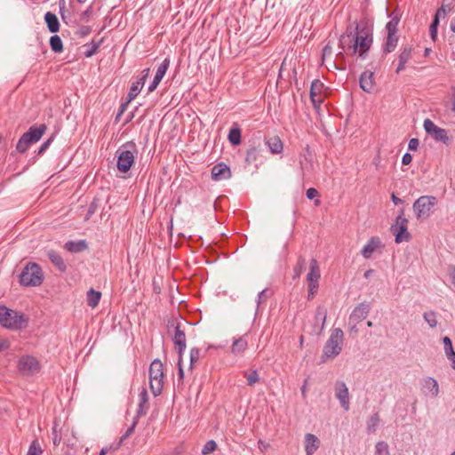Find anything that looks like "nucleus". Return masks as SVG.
<instances>
[{"mask_svg": "<svg viewBox=\"0 0 455 455\" xmlns=\"http://www.w3.org/2000/svg\"><path fill=\"white\" fill-rule=\"evenodd\" d=\"M29 318L24 313L0 305V325L5 329L17 331L28 326Z\"/></svg>", "mask_w": 455, "mask_h": 455, "instance_id": "f257e3e1", "label": "nucleus"}, {"mask_svg": "<svg viewBox=\"0 0 455 455\" xmlns=\"http://www.w3.org/2000/svg\"><path fill=\"white\" fill-rule=\"evenodd\" d=\"M137 146L133 141L123 144L116 152V168L122 173L129 172L135 162Z\"/></svg>", "mask_w": 455, "mask_h": 455, "instance_id": "f03ea898", "label": "nucleus"}, {"mask_svg": "<svg viewBox=\"0 0 455 455\" xmlns=\"http://www.w3.org/2000/svg\"><path fill=\"white\" fill-rule=\"evenodd\" d=\"M344 341L343 331L335 328L323 346V354L321 355V363H326L331 358L337 357L342 351Z\"/></svg>", "mask_w": 455, "mask_h": 455, "instance_id": "7ed1b4c3", "label": "nucleus"}, {"mask_svg": "<svg viewBox=\"0 0 455 455\" xmlns=\"http://www.w3.org/2000/svg\"><path fill=\"white\" fill-rule=\"evenodd\" d=\"M43 281V270L36 262L26 264L19 276L20 285L25 287H37L42 284Z\"/></svg>", "mask_w": 455, "mask_h": 455, "instance_id": "20e7f679", "label": "nucleus"}, {"mask_svg": "<svg viewBox=\"0 0 455 455\" xmlns=\"http://www.w3.org/2000/svg\"><path fill=\"white\" fill-rule=\"evenodd\" d=\"M371 44L372 33L371 29L366 26L363 27L361 24L356 25L352 45L353 53L358 52L359 56L363 58L364 53L370 50Z\"/></svg>", "mask_w": 455, "mask_h": 455, "instance_id": "39448f33", "label": "nucleus"}, {"mask_svg": "<svg viewBox=\"0 0 455 455\" xmlns=\"http://www.w3.org/2000/svg\"><path fill=\"white\" fill-rule=\"evenodd\" d=\"M389 18L391 20L386 24L387 37L381 49L384 55L394 52L399 40L397 27L400 22V17L398 14L392 12L389 14Z\"/></svg>", "mask_w": 455, "mask_h": 455, "instance_id": "423d86ee", "label": "nucleus"}, {"mask_svg": "<svg viewBox=\"0 0 455 455\" xmlns=\"http://www.w3.org/2000/svg\"><path fill=\"white\" fill-rule=\"evenodd\" d=\"M47 130V126L45 124H41L40 125H32L29 127L27 132L23 133L20 138L16 149L20 153H25L29 146L33 143L39 141Z\"/></svg>", "mask_w": 455, "mask_h": 455, "instance_id": "0eeeda50", "label": "nucleus"}, {"mask_svg": "<svg viewBox=\"0 0 455 455\" xmlns=\"http://www.w3.org/2000/svg\"><path fill=\"white\" fill-rule=\"evenodd\" d=\"M149 387L154 396L159 395L164 387V366L159 359H155L149 367Z\"/></svg>", "mask_w": 455, "mask_h": 455, "instance_id": "6e6552de", "label": "nucleus"}, {"mask_svg": "<svg viewBox=\"0 0 455 455\" xmlns=\"http://www.w3.org/2000/svg\"><path fill=\"white\" fill-rule=\"evenodd\" d=\"M436 203L437 199L435 196H422L419 197L412 205L416 218L419 220L427 219L433 212V208Z\"/></svg>", "mask_w": 455, "mask_h": 455, "instance_id": "1a4fd4ad", "label": "nucleus"}, {"mask_svg": "<svg viewBox=\"0 0 455 455\" xmlns=\"http://www.w3.org/2000/svg\"><path fill=\"white\" fill-rule=\"evenodd\" d=\"M407 225L408 220L404 217V210L401 209L395 219V224L390 228L392 234L395 235V242L396 243L409 242L411 239Z\"/></svg>", "mask_w": 455, "mask_h": 455, "instance_id": "9d476101", "label": "nucleus"}, {"mask_svg": "<svg viewBox=\"0 0 455 455\" xmlns=\"http://www.w3.org/2000/svg\"><path fill=\"white\" fill-rule=\"evenodd\" d=\"M18 370L25 376H32L40 371L39 361L32 355H22L18 361Z\"/></svg>", "mask_w": 455, "mask_h": 455, "instance_id": "9b49d317", "label": "nucleus"}, {"mask_svg": "<svg viewBox=\"0 0 455 455\" xmlns=\"http://www.w3.org/2000/svg\"><path fill=\"white\" fill-rule=\"evenodd\" d=\"M423 126L426 132L430 135L435 141H441L445 145L449 144L450 138L448 137V132L445 129L438 127L432 120L428 118L424 121Z\"/></svg>", "mask_w": 455, "mask_h": 455, "instance_id": "f8f14e48", "label": "nucleus"}, {"mask_svg": "<svg viewBox=\"0 0 455 455\" xmlns=\"http://www.w3.org/2000/svg\"><path fill=\"white\" fill-rule=\"evenodd\" d=\"M172 326L174 327V333L172 339L179 356L182 357L187 347L185 331L181 329L180 323H172Z\"/></svg>", "mask_w": 455, "mask_h": 455, "instance_id": "ddd939ff", "label": "nucleus"}, {"mask_svg": "<svg viewBox=\"0 0 455 455\" xmlns=\"http://www.w3.org/2000/svg\"><path fill=\"white\" fill-rule=\"evenodd\" d=\"M335 396L339 401L341 407L345 411H348L350 409V399L348 388L346 383L342 380H338L334 385Z\"/></svg>", "mask_w": 455, "mask_h": 455, "instance_id": "4468645a", "label": "nucleus"}, {"mask_svg": "<svg viewBox=\"0 0 455 455\" xmlns=\"http://www.w3.org/2000/svg\"><path fill=\"white\" fill-rule=\"evenodd\" d=\"M371 306L370 302L363 301L357 305L349 315V323H359L369 315Z\"/></svg>", "mask_w": 455, "mask_h": 455, "instance_id": "2eb2a0df", "label": "nucleus"}, {"mask_svg": "<svg viewBox=\"0 0 455 455\" xmlns=\"http://www.w3.org/2000/svg\"><path fill=\"white\" fill-rule=\"evenodd\" d=\"M321 277L320 267L316 259L313 258L309 263V272L307 275V283L308 287L319 288V280Z\"/></svg>", "mask_w": 455, "mask_h": 455, "instance_id": "dca6fc26", "label": "nucleus"}, {"mask_svg": "<svg viewBox=\"0 0 455 455\" xmlns=\"http://www.w3.org/2000/svg\"><path fill=\"white\" fill-rule=\"evenodd\" d=\"M323 88V84L318 79H315L311 83L309 97L314 108L316 109L320 108L321 104L323 103V98L321 96Z\"/></svg>", "mask_w": 455, "mask_h": 455, "instance_id": "f3484780", "label": "nucleus"}, {"mask_svg": "<svg viewBox=\"0 0 455 455\" xmlns=\"http://www.w3.org/2000/svg\"><path fill=\"white\" fill-rule=\"evenodd\" d=\"M149 68H145L141 72V76L140 79L136 82H133L131 85V88L127 94L128 102H131L132 100H134L138 94L140 92L141 89L143 88L146 80L148 79L149 76Z\"/></svg>", "mask_w": 455, "mask_h": 455, "instance_id": "a211bd4d", "label": "nucleus"}, {"mask_svg": "<svg viewBox=\"0 0 455 455\" xmlns=\"http://www.w3.org/2000/svg\"><path fill=\"white\" fill-rule=\"evenodd\" d=\"M327 317V309L323 306H318L315 314V323L313 325V332L320 335L324 329Z\"/></svg>", "mask_w": 455, "mask_h": 455, "instance_id": "6ab92c4d", "label": "nucleus"}, {"mask_svg": "<svg viewBox=\"0 0 455 455\" xmlns=\"http://www.w3.org/2000/svg\"><path fill=\"white\" fill-rule=\"evenodd\" d=\"M421 391L424 395L435 398L439 394V385L434 378L427 377L421 382Z\"/></svg>", "mask_w": 455, "mask_h": 455, "instance_id": "aec40b11", "label": "nucleus"}, {"mask_svg": "<svg viewBox=\"0 0 455 455\" xmlns=\"http://www.w3.org/2000/svg\"><path fill=\"white\" fill-rule=\"evenodd\" d=\"M212 177L214 180L229 179L231 177V170L228 164L219 163L212 168Z\"/></svg>", "mask_w": 455, "mask_h": 455, "instance_id": "412c9836", "label": "nucleus"}, {"mask_svg": "<svg viewBox=\"0 0 455 455\" xmlns=\"http://www.w3.org/2000/svg\"><path fill=\"white\" fill-rule=\"evenodd\" d=\"M412 52V46L406 44L403 45L400 49L398 55V66L395 69V73L399 74L405 68V64L411 60Z\"/></svg>", "mask_w": 455, "mask_h": 455, "instance_id": "4be33fe9", "label": "nucleus"}, {"mask_svg": "<svg viewBox=\"0 0 455 455\" xmlns=\"http://www.w3.org/2000/svg\"><path fill=\"white\" fill-rule=\"evenodd\" d=\"M360 88L365 92H371L374 88V73L369 70L363 72L359 78Z\"/></svg>", "mask_w": 455, "mask_h": 455, "instance_id": "5701e85b", "label": "nucleus"}, {"mask_svg": "<svg viewBox=\"0 0 455 455\" xmlns=\"http://www.w3.org/2000/svg\"><path fill=\"white\" fill-rule=\"evenodd\" d=\"M381 246L382 244L380 238L378 236H372L361 250V254L364 259H370L372 253Z\"/></svg>", "mask_w": 455, "mask_h": 455, "instance_id": "b1692460", "label": "nucleus"}, {"mask_svg": "<svg viewBox=\"0 0 455 455\" xmlns=\"http://www.w3.org/2000/svg\"><path fill=\"white\" fill-rule=\"evenodd\" d=\"M248 347L247 335L234 339L231 346V353L235 355H243Z\"/></svg>", "mask_w": 455, "mask_h": 455, "instance_id": "393cba45", "label": "nucleus"}, {"mask_svg": "<svg viewBox=\"0 0 455 455\" xmlns=\"http://www.w3.org/2000/svg\"><path fill=\"white\" fill-rule=\"evenodd\" d=\"M319 448V440L313 434L305 435V451L307 455H313Z\"/></svg>", "mask_w": 455, "mask_h": 455, "instance_id": "a878e982", "label": "nucleus"}, {"mask_svg": "<svg viewBox=\"0 0 455 455\" xmlns=\"http://www.w3.org/2000/svg\"><path fill=\"white\" fill-rule=\"evenodd\" d=\"M44 21L47 28L51 33H56L60 29V22L56 14L52 12H47L44 14Z\"/></svg>", "mask_w": 455, "mask_h": 455, "instance_id": "bb28decb", "label": "nucleus"}, {"mask_svg": "<svg viewBox=\"0 0 455 455\" xmlns=\"http://www.w3.org/2000/svg\"><path fill=\"white\" fill-rule=\"evenodd\" d=\"M47 256L51 262L60 271L65 272L67 270V266L60 256V254L53 250H50L47 252Z\"/></svg>", "mask_w": 455, "mask_h": 455, "instance_id": "cd10ccee", "label": "nucleus"}, {"mask_svg": "<svg viewBox=\"0 0 455 455\" xmlns=\"http://www.w3.org/2000/svg\"><path fill=\"white\" fill-rule=\"evenodd\" d=\"M65 249L70 252L77 253L83 251H85L88 248L87 243L85 240L79 241H68L65 243Z\"/></svg>", "mask_w": 455, "mask_h": 455, "instance_id": "c85d7f7f", "label": "nucleus"}, {"mask_svg": "<svg viewBox=\"0 0 455 455\" xmlns=\"http://www.w3.org/2000/svg\"><path fill=\"white\" fill-rule=\"evenodd\" d=\"M266 145L272 154H279L283 151V145L278 136H274L267 140Z\"/></svg>", "mask_w": 455, "mask_h": 455, "instance_id": "c756f323", "label": "nucleus"}, {"mask_svg": "<svg viewBox=\"0 0 455 455\" xmlns=\"http://www.w3.org/2000/svg\"><path fill=\"white\" fill-rule=\"evenodd\" d=\"M354 41V33L349 28L347 29L346 33L343 34L339 38V47L341 51L339 54H342V52L346 50V47H352Z\"/></svg>", "mask_w": 455, "mask_h": 455, "instance_id": "7c9ffc66", "label": "nucleus"}, {"mask_svg": "<svg viewBox=\"0 0 455 455\" xmlns=\"http://www.w3.org/2000/svg\"><path fill=\"white\" fill-rule=\"evenodd\" d=\"M444 352L448 359L451 362V367L455 369V351L453 349L451 339L449 337L443 339Z\"/></svg>", "mask_w": 455, "mask_h": 455, "instance_id": "2f4dec72", "label": "nucleus"}, {"mask_svg": "<svg viewBox=\"0 0 455 455\" xmlns=\"http://www.w3.org/2000/svg\"><path fill=\"white\" fill-rule=\"evenodd\" d=\"M139 400H140V402H139V406H138V410H137L138 416L146 414L148 408V392L145 388H143L141 390V392L140 393Z\"/></svg>", "mask_w": 455, "mask_h": 455, "instance_id": "473e14b6", "label": "nucleus"}, {"mask_svg": "<svg viewBox=\"0 0 455 455\" xmlns=\"http://www.w3.org/2000/svg\"><path fill=\"white\" fill-rule=\"evenodd\" d=\"M455 9V0H443L442 5L436 11V14L444 18L448 13Z\"/></svg>", "mask_w": 455, "mask_h": 455, "instance_id": "72a5a7b5", "label": "nucleus"}, {"mask_svg": "<svg viewBox=\"0 0 455 455\" xmlns=\"http://www.w3.org/2000/svg\"><path fill=\"white\" fill-rule=\"evenodd\" d=\"M102 42H103V38L100 39L97 42L95 40H92L91 43L85 44L84 45V47L85 48V51L84 52V56L86 58H90V57L93 56L97 52L100 46L101 45Z\"/></svg>", "mask_w": 455, "mask_h": 455, "instance_id": "f704fd0d", "label": "nucleus"}, {"mask_svg": "<svg viewBox=\"0 0 455 455\" xmlns=\"http://www.w3.org/2000/svg\"><path fill=\"white\" fill-rule=\"evenodd\" d=\"M100 298H101V293L98 291H95L94 289H90L88 291H87V304L88 306H90L91 307H95L96 306H98L100 300Z\"/></svg>", "mask_w": 455, "mask_h": 455, "instance_id": "c9c22d12", "label": "nucleus"}, {"mask_svg": "<svg viewBox=\"0 0 455 455\" xmlns=\"http://www.w3.org/2000/svg\"><path fill=\"white\" fill-rule=\"evenodd\" d=\"M306 259L302 256H299L296 265L293 267V275L292 279L296 280L299 278L301 274L304 272L306 268Z\"/></svg>", "mask_w": 455, "mask_h": 455, "instance_id": "e433bc0d", "label": "nucleus"}, {"mask_svg": "<svg viewBox=\"0 0 455 455\" xmlns=\"http://www.w3.org/2000/svg\"><path fill=\"white\" fill-rule=\"evenodd\" d=\"M243 377L246 379V384L250 387L259 381V372L255 369H251L249 371H243Z\"/></svg>", "mask_w": 455, "mask_h": 455, "instance_id": "4c0bfd02", "label": "nucleus"}, {"mask_svg": "<svg viewBox=\"0 0 455 455\" xmlns=\"http://www.w3.org/2000/svg\"><path fill=\"white\" fill-rule=\"evenodd\" d=\"M273 295H274V291L269 288H266V289L262 290L261 291H259L256 298L257 308H259L262 303L267 301Z\"/></svg>", "mask_w": 455, "mask_h": 455, "instance_id": "58836bf2", "label": "nucleus"}, {"mask_svg": "<svg viewBox=\"0 0 455 455\" xmlns=\"http://www.w3.org/2000/svg\"><path fill=\"white\" fill-rule=\"evenodd\" d=\"M228 140L229 142L234 145H239L241 143V131L238 127H233L230 129L228 132Z\"/></svg>", "mask_w": 455, "mask_h": 455, "instance_id": "ea45409f", "label": "nucleus"}, {"mask_svg": "<svg viewBox=\"0 0 455 455\" xmlns=\"http://www.w3.org/2000/svg\"><path fill=\"white\" fill-rule=\"evenodd\" d=\"M50 46L53 52L59 53L63 51V44L61 38L55 35L50 38Z\"/></svg>", "mask_w": 455, "mask_h": 455, "instance_id": "a19ab883", "label": "nucleus"}, {"mask_svg": "<svg viewBox=\"0 0 455 455\" xmlns=\"http://www.w3.org/2000/svg\"><path fill=\"white\" fill-rule=\"evenodd\" d=\"M379 413L376 412L367 421V427H366L367 433L368 434L374 433L377 429V427L379 426Z\"/></svg>", "mask_w": 455, "mask_h": 455, "instance_id": "79ce46f5", "label": "nucleus"}, {"mask_svg": "<svg viewBox=\"0 0 455 455\" xmlns=\"http://www.w3.org/2000/svg\"><path fill=\"white\" fill-rule=\"evenodd\" d=\"M442 17L435 13L434 20L429 27V34L431 39L435 42L437 38V28L439 26L440 19Z\"/></svg>", "mask_w": 455, "mask_h": 455, "instance_id": "37998d69", "label": "nucleus"}, {"mask_svg": "<svg viewBox=\"0 0 455 455\" xmlns=\"http://www.w3.org/2000/svg\"><path fill=\"white\" fill-rule=\"evenodd\" d=\"M424 320L427 323L430 328H435L437 325L436 315L434 311H427L423 314Z\"/></svg>", "mask_w": 455, "mask_h": 455, "instance_id": "c03bdc74", "label": "nucleus"}, {"mask_svg": "<svg viewBox=\"0 0 455 455\" xmlns=\"http://www.w3.org/2000/svg\"><path fill=\"white\" fill-rule=\"evenodd\" d=\"M44 452L41 445L36 440L31 442L27 455H42Z\"/></svg>", "mask_w": 455, "mask_h": 455, "instance_id": "a18cd8bd", "label": "nucleus"}, {"mask_svg": "<svg viewBox=\"0 0 455 455\" xmlns=\"http://www.w3.org/2000/svg\"><path fill=\"white\" fill-rule=\"evenodd\" d=\"M375 455H389L388 445L384 441H379L375 445Z\"/></svg>", "mask_w": 455, "mask_h": 455, "instance_id": "49530a36", "label": "nucleus"}, {"mask_svg": "<svg viewBox=\"0 0 455 455\" xmlns=\"http://www.w3.org/2000/svg\"><path fill=\"white\" fill-rule=\"evenodd\" d=\"M216 449H217L216 442L214 440H209L204 445V447L202 449V454L208 455V454L213 452Z\"/></svg>", "mask_w": 455, "mask_h": 455, "instance_id": "de8ad7c7", "label": "nucleus"}, {"mask_svg": "<svg viewBox=\"0 0 455 455\" xmlns=\"http://www.w3.org/2000/svg\"><path fill=\"white\" fill-rule=\"evenodd\" d=\"M100 200L98 198H94L91 204H89L88 211L86 213V220H89L97 211L99 207Z\"/></svg>", "mask_w": 455, "mask_h": 455, "instance_id": "09e8293b", "label": "nucleus"}, {"mask_svg": "<svg viewBox=\"0 0 455 455\" xmlns=\"http://www.w3.org/2000/svg\"><path fill=\"white\" fill-rule=\"evenodd\" d=\"M170 59L169 58H165L163 62L159 65V67L157 68V70H156V75L158 76H164V75L166 74V71L167 69L169 68V66H170Z\"/></svg>", "mask_w": 455, "mask_h": 455, "instance_id": "8fccbe9b", "label": "nucleus"}, {"mask_svg": "<svg viewBox=\"0 0 455 455\" xmlns=\"http://www.w3.org/2000/svg\"><path fill=\"white\" fill-rule=\"evenodd\" d=\"M55 135L52 134L49 139H47L37 149L36 155L41 156L43 155L46 149L50 147V145L52 143L54 140Z\"/></svg>", "mask_w": 455, "mask_h": 455, "instance_id": "3c124183", "label": "nucleus"}, {"mask_svg": "<svg viewBox=\"0 0 455 455\" xmlns=\"http://www.w3.org/2000/svg\"><path fill=\"white\" fill-rule=\"evenodd\" d=\"M200 358V350L197 347H193L190 350V368L198 362Z\"/></svg>", "mask_w": 455, "mask_h": 455, "instance_id": "603ef678", "label": "nucleus"}, {"mask_svg": "<svg viewBox=\"0 0 455 455\" xmlns=\"http://www.w3.org/2000/svg\"><path fill=\"white\" fill-rule=\"evenodd\" d=\"M93 13V7L92 5H89L84 12L80 14V20L84 22H88L90 20V17Z\"/></svg>", "mask_w": 455, "mask_h": 455, "instance_id": "864d4df0", "label": "nucleus"}, {"mask_svg": "<svg viewBox=\"0 0 455 455\" xmlns=\"http://www.w3.org/2000/svg\"><path fill=\"white\" fill-rule=\"evenodd\" d=\"M92 32V28L90 26H82L76 32V35L78 37L84 38L90 35Z\"/></svg>", "mask_w": 455, "mask_h": 455, "instance_id": "5fc2aeb1", "label": "nucleus"}, {"mask_svg": "<svg viewBox=\"0 0 455 455\" xmlns=\"http://www.w3.org/2000/svg\"><path fill=\"white\" fill-rule=\"evenodd\" d=\"M52 443H53V444L55 446H58L60 443L61 435L59 433V431L57 430L56 427H52Z\"/></svg>", "mask_w": 455, "mask_h": 455, "instance_id": "6e6d98bb", "label": "nucleus"}, {"mask_svg": "<svg viewBox=\"0 0 455 455\" xmlns=\"http://www.w3.org/2000/svg\"><path fill=\"white\" fill-rule=\"evenodd\" d=\"M136 425H137V422H136V421H134V422L132 424V426H131V427H129L126 429L125 433H124V434L121 436V438H120V443H123L126 438H128V437H129V436L133 433V431H134V429H135Z\"/></svg>", "mask_w": 455, "mask_h": 455, "instance_id": "4d7b16f0", "label": "nucleus"}, {"mask_svg": "<svg viewBox=\"0 0 455 455\" xmlns=\"http://www.w3.org/2000/svg\"><path fill=\"white\" fill-rule=\"evenodd\" d=\"M306 196L309 200H312L319 196V192L317 191V189L310 188L307 190Z\"/></svg>", "mask_w": 455, "mask_h": 455, "instance_id": "13d9d810", "label": "nucleus"}, {"mask_svg": "<svg viewBox=\"0 0 455 455\" xmlns=\"http://www.w3.org/2000/svg\"><path fill=\"white\" fill-rule=\"evenodd\" d=\"M419 140L413 138V139L410 140L409 144H408V148L411 151H415L419 148Z\"/></svg>", "mask_w": 455, "mask_h": 455, "instance_id": "bf43d9fd", "label": "nucleus"}, {"mask_svg": "<svg viewBox=\"0 0 455 455\" xmlns=\"http://www.w3.org/2000/svg\"><path fill=\"white\" fill-rule=\"evenodd\" d=\"M411 161H412V156L410 153L403 154V156L402 157V164L403 165L410 164L411 163Z\"/></svg>", "mask_w": 455, "mask_h": 455, "instance_id": "052dcab7", "label": "nucleus"}, {"mask_svg": "<svg viewBox=\"0 0 455 455\" xmlns=\"http://www.w3.org/2000/svg\"><path fill=\"white\" fill-rule=\"evenodd\" d=\"M332 53V47L328 43L323 49V59H324L326 56H331Z\"/></svg>", "mask_w": 455, "mask_h": 455, "instance_id": "680f3d73", "label": "nucleus"}, {"mask_svg": "<svg viewBox=\"0 0 455 455\" xmlns=\"http://www.w3.org/2000/svg\"><path fill=\"white\" fill-rule=\"evenodd\" d=\"M129 103H130V102H128V100H127L125 103H122V104H121V106H120V108H119V112H118V114H117V116H116V120H118V119H119V117L121 116V115H123V114H124V112L125 111V109H126V108H127V106H128V104H129Z\"/></svg>", "mask_w": 455, "mask_h": 455, "instance_id": "e2e57ef3", "label": "nucleus"}, {"mask_svg": "<svg viewBox=\"0 0 455 455\" xmlns=\"http://www.w3.org/2000/svg\"><path fill=\"white\" fill-rule=\"evenodd\" d=\"M182 357H180L179 356V360H178V366H179V378L180 379H183L184 378V371H183V368H182Z\"/></svg>", "mask_w": 455, "mask_h": 455, "instance_id": "0e129e2a", "label": "nucleus"}, {"mask_svg": "<svg viewBox=\"0 0 455 455\" xmlns=\"http://www.w3.org/2000/svg\"><path fill=\"white\" fill-rule=\"evenodd\" d=\"M318 288L308 287L307 299L311 300L315 297Z\"/></svg>", "mask_w": 455, "mask_h": 455, "instance_id": "69168bd1", "label": "nucleus"}, {"mask_svg": "<svg viewBox=\"0 0 455 455\" xmlns=\"http://www.w3.org/2000/svg\"><path fill=\"white\" fill-rule=\"evenodd\" d=\"M10 347V344L7 340L5 339H0V352L4 350V349H8Z\"/></svg>", "mask_w": 455, "mask_h": 455, "instance_id": "338daca9", "label": "nucleus"}, {"mask_svg": "<svg viewBox=\"0 0 455 455\" xmlns=\"http://www.w3.org/2000/svg\"><path fill=\"white\" fill-rule=\"evenodd\" d=\"M391 199H392V202H393L395 205H397V204H403V201L402 199L398 198L395 194H392V196H391Z\"/></svg>", "mask_w": 455, "mask_h": 455, "instance_id": "774afa93", "label": "nucleus"}]
</instances>
